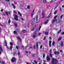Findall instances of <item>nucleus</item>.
Here are the masks:
<instances>
[{"instance_id": "f257e3e1", "label": "nucleus", "mask_w": 64, "mask_h": 64, "mask_svg": "<svg viewBox=\"0 0 64 64\" xmlns=\"http://www.w3.org/2000/svg\"><path fill=\"white\" fill-rule=\"evenodd\" d=\"M57 60L55 59L54 58H52V63L53 64H56Z\"/></svg>"}, {"instance_id": "f03ea898", "label": "nucleus", "mask_w": 64, "mask_h": 64, "mask_svg": "<svg viewBox=\"0 0 64 64\" xmlns=\"http://www.w3.org/2000/svg\"><path fill=\"white\" fill-rule=\"evenodd\" d=\"M34 20L35 22H36L37 23H39V20H38V16L36 15V17L34 18Z\"/></svg>"}, {"instance_id": "7ed1b4c3", "label": "nucleus", "mask_w": 64, "mask_h": 64, "mask_svg": "<svg viewBox=\"0 0 64 64\" xmlns=\"http://www.w3.org/2000/svg\"><path fill=\"white\" fill-rule=\"evenodd\" d=\"M42 18H44L45 16V12H42Z\"/></svg>"}, {"instance_id": "20e7f679", "label": "nucleus", "mask_w": 64, "mask_h": 64, "mask_svg": "<svg viewBox=\"0 0 64 64\" xmlns=\"http://www.w3.org/2000/svg\"><path fill=\"white\" fill-rule=\"evenodd\" d=\"M16 61V58L15 57L13 58L11 60V61H12V62H15Z\"/></svg>"}, {"instance_id": "39448f33", "label": "nucleus", "mask_w": 64, "mask_h": 64, "mask_svg": "<svg viewBox=\"0 0 64 64\" xmlns=\"http://www.w3.org/2000/svg\"><path fill=\"white\" fill-rule=\"evenodd\" d=\"M46 60L47 61H50V58L48 55L46 57Z\"/></svg>"}, {"instance_id": "423d86ee", "label": "nucleus", "mask_w": 64, "mask_h": 64, "mask_svg": "<svg viewBox=\"0 0 64 64\" xmlns=\"http://www.w3.org/2000/svg\"><path fill=\"white\" fill-rule=\"evenodd\" d=\"M14 20L16 21H18V16L17 15H16L15 16V17L14 18Z\"/></svg>"}, {"instance_id": "0eeeda50", "label": "nucleus", "mask_w": 64, "mask_h": 64, "mask_svg": "<svg viewBox=\"0 0 64 64\" xmlns=\"http://www.w3.org/2000/svg\"><path fill=\"white\" fill-rule=\"evenodd\" d=\"M5 13L6 14L7 16H8V14H10V13H11L10 11L8 12H6Z\"/></svg>"}, {"instance_id": "6e6552de", "label": "nucleus", "mask_w": 64, "mask_h": 64, "mask_svg": "<svg viewBox=\"0 0 64 64\" xmlns=\"http://www.w3.org/2000/svg\"><path fill=\"white\" fill-rule=\"evenodd\" d=\"M32 37L33 38H35L36 37V34H34L32 35Z\"/></svg>"}, {"instance_id": "1a4fd4ad", "label": "nucleus", "mask_w": 64, "mask_h": 64, "mask_svg": "<svg viewBox=\"0 0 64 64\" xmlns=\"http://www.w3.org/2000/svg\"><path fill=\"white\" fill-rule=\"evenodd\" d=\"M2 51H3V50L1 48V46H0V55L1 54V52H2Z\"/></svg>"}, {"instance_id": "9d476101", "label": "nucleus", "mask_w": 64, "mask_h": 64, "mask_svg": "<svg viewBox=\"0 0 64 64\" xmlns=\"http://www.w3.org/2000/svg\"><path fill=\"white\" fill-rule=\"evenodd\" d=\"M4 46H7V42L6 40L4 41Z\"/></svg>"}, {"instance_id": "9b49d317", "label": "nucleus", "mask_w": 64, "mask_h": 64, "mask_svg": "<svg viewBox=\"0 0 64 64\" xmlns=\"http://www.w3.org/2000/svg\"><path fill=\"white\" fill-rule=\"evenodd\" d=\"M49 46L50 47H51V41H50L49 42Z\"/></svg>"}, {"instance_id": "f8f14e48", "label": "nucleus", "mask_w": 64, "mask_h": 64, "mask_svg": "<svg viewBox=\"0 0 64 64\" xmlns=\"http://www.w3.org/2000/svg\"><path fill=\"white\" fill-rule=\"evenodd\" d=\"M60 46H62V47L63 46V42H60Z\"/></svg>"}, {"instance_id": "ddd939ff", "label": "nucleus", "mask_w": 64, "mask_h": 64, "mask_svg": "<svg viewBox=\"0 0 64 64\" xmlns=\"http://www.w3.org/2000/svg\"><path fill=\"white\" fill-rule=\"evenodd\" d=\"M34 10H33L31 14V16H32V17H33V14H34Z\"/></svg>"}, {"instance_id": "4468645a", "label": "nucleus", "mask_w": 64, "mask_h": 64, "mask_svg": "<svg viewBox=\"0 0 64 64\" xmlns=\"http://www.w3.org/2000/svg\"><path fill=\"white\" fill-rule=\"evenodd\" d=\"M54 53L55 54H59V52H54Z\"/></svg>"}, {"instance_id": "2eb2a0df", "label": "nucleus", "mask_w": 64, "mask_h": 64, "mask_svg": "<svg viewBox=\"0 0 64 64\" xmlns=\"http://www.w3.org/2000/svg\"><path fill=\"white\" fill-rule=\"evenodd\" d=\"M17 38L18 39V40H19L20 41H21V39L18 36L17 37Z\"/></svg>"}, {"instance_id": "dca6fc26", "label": "nucleus", "mask_w": 64, "mask_h": 64, "mask_svg": "<svg viewBox=\"0 0 64 64\" xmlns=\"http://www.w3.org/2000/svg\"><path fill=\"white\" fill-rule=\"evenodd\" d=\"M57 21V19H56L53 20L52 21V23H54V22H55V21Z\"/></svg>"}, {"instance_id": "f3484780", "label": "nucleus", "mask_w": 64, "mask_h": 64, "mask_svg": "<svg viewBox=\"0 0 64 64\" xmlns=\"http://www.w3.org/2000/svg\"><path fill=\"white\" fill-rule=\"evenodd\" d=\"M12 6L14 8V9H15V8H16V7H15V5H14V4H12Z\"/></svg>"}, {"instance_id": "a211bd4d", "label": "nucleus", "mask_w": 64, "mask_h": 64, "mask_svg": "<svg viewBox=\"0 0 64 64\" xmlns=\"http://www.w3.org/2000/svg\"><path fill=\"white\" fill-rule=\"evenodd\" d=\"M18 13L19 14V15L20 16H22L21 14V13L20 12H18Z\"/></svg>"}, {"instance_id": "6ab92c4d", "label": "nucleus", "mask_w": 64, "mask_h": 64, "mask_svg": "<svg viewBox=\"0 0 64 64\" xmlns=\"http://www.w3.org/2000/svg\"><path fill=\"white\" fill-rule=\"evenodd\" d=\"M36 45L37 49H38V42H37L36 43Z\"/></svg>"}, {"instance_id": "aec40b11", "label": "nucleus", "mask_w": 64, "mask_h": 64, "mask_svg": "<svg viewBox=\"0 0 64 64\" xmlns=\"http://www.w3.org/2000/svg\"><path fill=\"white\" fill-rule=\"evenodd\" d=\"M51 13H50V14L48 16V17H47V18H49L50 16H51Z\"/></svg>"}, {"instance_id": "412c9836", "label": "nucleus", "mask_w": 64, "mask_h": 64, "mask_svg": "<svg viewBox=\"0 0 64 64\" xmlns=\"http://www.w3.org/2000/svg\"><path fill=\"white\" fill-rule=\"evenodd\" d=\"M60 2H58L57 4V6H59V5H60Z\"/></svg>"}, {"instance_id": "4be33fe9", "label": "nucleus", "mask_w": 64, "mask_h": 64, "mask_svg": "<svg viewBox=\"0 0 64 64\" xmlns=\"http://www.w3.org/2000/svg\"><path fill=\"white\" fill-rule=\"evenodd\" d=\"M56 0H52L50 1V2L51 3H52V2H55V1H56Z\"/></svg>"}, {"instance_id": "5701e85b", "label": "nucleus", "mask_w": 64, "mask_h": 64, "mask_svg": "<svg viewBox=\"0 0 64 64\" xmlns=\"http://www.w3.org/2000/svg\"><path fill=\"white\" fill-rule=\"evenodd\" d=\"M48 20H47L45 22H44V24H47L48 23Z\"/></svg>"}, {"instance_id": "b1692460", "label": "nucleus", "mask_w": 64, "mask_h": 64, "mask_svg": "<svg viewBox=\"0 0 64 64\" xmlns=\"http://www.w3.org/2000/svg\"><path fill=\"white\" fill-rule=\"evenodd\" d=\"M55 44V42H53L52 43V46H54Z\"/></svg>"}, {"instance_id": "393cba45", "label": "nucleus", "mask_w": 64, "mask_h": 64, "mask_svg": "<svg viewBox=\"0 0 64 64\" xmlns=\"http://www.w3.org/2000/svg\"><path fill=\"white\" fill-rule=\"evenodd\" d=\"M43 2L44 3H46V0H43Z\"/></svg>"}, {"instance_id": "a878e982", "label": "nucleus", "mask_w": 64, "mask_h": 64, "mask_svg": "<svg viewBox=\"0 0 64 64\" xmlns=\"http://www.w3.org/2000/svg\"><path fill=\"white\" fill-rule=\"evenodd\" d=\"M45 54H43V57L44 58L45 57Z\"/></svg>"}, {"instance_id": "bb28decb", "label": "nucleus", "mask_w": 64, "mask_h": 64, "mask_svg": "<svg viewBox=\"0 0 64 64\" xmlns=\"http://www.w3.org/2000/svg\"><path fill=\"white\" fill-rule=\"evenodd\" d=\"M14 26L16 27H17V24L14 23Z\"/></svg>"}, {"instance_id": "cd10ccee", "label": "nucleus", "mask_w": 64, "mask_h": 64, "mask_svg": "<svg viewBox=\"0 0 64 64\" xmlns=\"http://www.w3.org/2000/svg\"><path fill=\"white\" fill-rule=\"evenodd\" d=\"M8 22V24L10 23V22H11V20H10L9 19Z\"/></svg>"}, {"instance_id": "c85d7f7f", "label": "nucleus", "mask_w": 64, "mask_h": 64, "mask_svg": "<svg viewBox=\"0 0 64 64\" xmlns=\"http://www.w3.org/2000/svg\"><path fill=\"white\" fill-rule=\"evenodd\" d=\"M48 32H45V34L46 35H48Z\"/></svg>"}, {"instance_id": "c756f323", "label": "nucleus", "mask_w": 64, "mask_h": 64, "mask_svg": "<svg viewBox=\"0 0 64 64\" xmlns=\"http://www.w3.org/2000/svg\"><path fill=\"white\" fill-rule=\"evenodd\" d=\"M61 40V38H59L58 39V41H60V40Z\"/></svg>"}, {"instance_id": "7c9ffc66", "label": "nucleus", "mask_w": 64, "mask_h": 64, "mask_svg": "<svg viewBox=\"0 0 64 64\" xmlns=\"http://www.w3.org/2000/svg\"><path fill=\"white\" fill-rule=\"evenodd\" d=\"M50 54H51V53H52V50H50Z\"/></svg>"}, {"instance_id": "2f4dec72", "label": "nucleus", "mask_w": 64, "mask_h": 64, "mask_svg": "<svg viewBox=\"0 0 64 64\" xmlns=\"http://www.w3.org/2000/svg\"><path fill=\"white\" fill-rule=\"evenodd\" d=\"M14 13H15L16 14L17 13V12L15 10H14L13 11Z\"/></svg>"}, {"instance_id": "473e14b6", "label": "nucleus", "mask_w": 64, "mask_h": 64, "mask_svg": "<svg viewBox=\"0 0 64 64\" xmlns=\"http://www.w3.org/2000/svg\"><path fill=\"white\" fill-rule=\"evenodd\" d=\"M57 10L56 11L54 12V14H56L57 13Z\"/></svg>"}, {"instance_id": "72a5a7b5", "label": "nucleus", "mask_w": 64, "mask_h": 64, "mask_svg": "<svg viewBox=\"0 0 64 64\" xmlns=\"http://www.w3.org/2000/svg\"><path fill=\"white\" fill-rule=\"evenodd\" d=\"M34 62L35 63V64H37V62L36 61L34 60Z\"/></svg>"}, {"instance_id": "f704fd0d", "label": "nucleus", "mask_w": 64, "mask_h": 64, "mask_svg": "<svg viewBox=\"0 0 64 64\" xmlns=\"http://www.w3.org/2000/svg\"><path fill=\"white\" fill-rule=\"evenodd\" d=\"M57 17V16H56L54 17V19H56V18Z\"/></svg>"}, {"instance_id": "c9c22d12", "label": "nucleus", "mask_w": 64, "mask_h": 64, "mask_svg": "<svg viewBox=\"0 0 64 64\" xmlns=\"http://www.w3.org/2000/svg\"><path fill=\"white\" fill-rule=\"evenodd\" d=\"M12 46H11L10 47V50H12Z\"/></svg>"}, {"instance_id": "e433bc0d", "label": "nucleus", "mask_w": 64, "mask_h": 64, "mask_svg": "<svg viewBox=\"0 0 64 64\" xmlns=\"http://www.w3.org/2000/svg\"><path fill=\"white\" fill-rule=\"evenodd\" d=\"M2 64H5V62L3 61H2Z\"/></svg>"}, {"instance_id": "4c0bfd02", "label": "nucleus", "mask_w": 64, "mask_h": 64, "mask_svg": "<svg viewBox=\"0 0 64 64\" xmlns=\"http://www.w3.org/2000/svg\"><path fill=\"white\" fill-rule=\"evenodd\" d=\"M14 34H16V33H17V32L16 31H14Z\"/></svg>"}, {"instance_id": "58836bf2", "label": "nucleus", "mask_w": 64, "mask_h": 64, "mask_svg": "<svg viewBox=\"0 0 64 64\" xmlns=\"http://www.w3.org/2000/svg\"><path fill=\"white\" fill-rule=\"evenodd\" d=\"M61 30H60L58 32V33H59L60 32H61Z\"/></svg>"}, {"instance_id": "ea45409f", "label": "nucleus", "mask_w": 64, "mask_h": 64, "mask_svg": "<svg viewBox=\"0 0 64 64\" xmlns=\"http://www.w3.org/2000/svg\"><path fill=\"white\" fill-rule=\"evenodd\" d=\"M63 16V15H62L60 17V19H62V17Z\"/></svg>"}, {"instance_id": "a19ab883", "label": "nucleus", "mask_w": 64, "mask_h": 64, "mask_svg": "<svg viewBox=\"0 0 64 64\" xmlns=\"http://www.w3.org/2000/svg\"><path fill=\"white\" fill-rule=\"evenodd\" d=\"M10 45H13V42H10Z\"/></svg>"}, {"instance_id": "79ce46f5", "label": "nucleus", "mask_w": 64, "mask_h": 64, "mask_svg": "<svg viewBox=\"0 0 64 64\" xmlns=\"http://www.w3.org/2000/svg\"><path fill=\"white\" fill-rule=\"evenodd\" d=\"M61 34V35H64V32H62Z\"/></svg>"}, {"instance_id": "37998d69", "label": "nucleus", "mask_w": 64, "mask_h": 64, "mask_svg": "<svg viewBox=\"0 0 64 64\" xmlns=\"http://www.w3.org/2000/svg\"><path fill=\"white\" fill-rule=\"evenodd\" d=\"M28 9H29L30 8V6H27Z\"/></svg>"}, {"instance_id": "c03bdc74", "label": "nucleus", "mask_w": 64, "mask_h": 64, "mask_svg": "<svg viewBox=\"0 0 64 64\" xmlns=\"http://www.w3.org/2000/svg\"><path fill=\"white\" fill-rule=\"evenodd\" d=\"M50 57H51L52 58V54H50Z\"/></svg>"}, {"instance_id": "a18cd8bd", "label": "nucleus", "mask_w": 64, "mask_h": 64, "mask_svg": "<svg viewBox=\"0 0 64 64\" xmlns=\"http://www.w3.org/2000/svg\"><path fill=\"white\" fill-rule=\"evenodd\" d=\"M16 49H18V46H16Z\"/></svg>"}, {"instance_id": "49530a36", "label": "nucleus", "mask_w": 64, "mask_h": 64, "mask_svg": "<svg viewBox=\"0 0 64 64\" xmlns=\"http://www.w3.org/2000/svg\"><path fill=\"white\" fill-rule=\"evenodd\" d=\"M34 49H35V48H36V46L35 45H34Z\"/></svg>"}, {"instance_id": "de8ad7c7", "label": "nucleus", "mask_w": 64, "mask_h": 64, "mask_svg": "<svg viewBox=\"0 0 64 64\" xmlns=\"http://www.w3.org/2000/svg\"><path fill=\"white\" fill-rule=\"evenodd\" d=\"M45 39H46V37H44V40H45Z\"/></svg>"}, {"instance_id": "09e8293b", "label": "nucleus", "mask_w": 64, "mask_h": 64, "mask_svg": "<svg viewBox=\"0 0 64 64\" xmlns=\"http://www.w3.org/2000/svg\"><path fill=\"white\" fill-rule=\"evenodd\" d=\"M41 26H40L38 30H40V28H41Z\"/></svg>"}, {"instance_id": "8fccbe9b", "label": "nucleus", "mask_w": 64, "mask_h": 64, "mask_svg": "<svg viewBox=\"0 0 64 64\" xmlns=\"http://www.w3.org/2000/svg\"><path fill=\"white\" fill-rule=\"evenodd\" d=\"M50 8H51V6H48V9H50Z\"/></svg>"}, {"instance_id": "3c124183", "label": "nucleus", "mask_w": 64, "mask_h": 64, "mask_svg": "<svg viewBox=\"0 0 64 64\" xmlns=\"http://www.w3.org/2000/svg\"><path fill=\"white\" fill-rule=\"evenodd\" d=\"M34 24V22H32V24L33 25Z\"/></svg>"}, {"instance_id": "603ef678", "label": "nucleus", "mask_w": 64, "mask_h": 64, "mask_svg": "<svg viewBox=\"0 0 64 64\" xmlns=\"http://www.w3.org/2000/svg\"><path fill=\"white\" fill-rule=\"evenodd\" d=\"M60 52H61V53H62V50H60Z\"/></svg>"}, {"instance_id": "864d4df0", "label": "nucleus", "mask_w": 64, "mask_h": 64, "mask_svg": "<svg viewBox=\"0 0 64 64\" xmlns=\"http://www.w3.org/2000/svg\"><path fill=\"white\" fill-rule=\"evenodd\" d=\"M38 36H40L41 35V34L40 33H39L38 34Z\"/></svg>"}, {"instance_id": "5fc2aeb1", "label": "nucleus", "mask_w": 64, "mask_h": 64, "mask_svg": "<svg viewBox=\"0 0 64 64\" xmlns=\"http://www.w3.org/2000/svg\"><path fill=\"white\" fill-rule=\"evenodd\" d=\"M34 30V28H33L32 29L31 31H33Z\"/></svg>"}, {"instance_id": "6e6d98bb", "label": "nucleus", "mask_w": 64, "mask_h": 64, "mask_svg": "<svg viewBox=\"0 0 64 64\" xmlns=\"http://www.w3.org/2000/svg\"><path fill=\"white\" fill-rule=\"evenodd\" d=\"M28 53V51H26V54Z\"/></svg>"}, {"instance_id": "4d7b16f0", "label": "nucleus", "mask_w": 64, "mask_h": 64, "mask_svg": "<svg viewBox=\"0 0 64 64\" xmlns=\"http://www.w3.org/2000/svg\"><path fill=\"white\" fill-rule=\"evenodd\" d=\"M6 49H7V50H8V49H9V48H8V46H6Z\"/></svg>"}, {"instance_id": "13d9d810", "label": "nucleus", "mask_w": 64, "mask_h": 64, "mask_svg": "<svg viewBox=\"0 0 64 64\" xmlns=\"http://www.w3.org/2000/svg\"><path fill=\"white\" fill-rule=\"evenodd\" d=\"M23 32L24 33V32H26V30H24L23 31Z\"/></svg>"}, {"instance_id": "bf43d9fd", "label": "nucleus", "mask_w": 64, "mask_h": 64, "mask_svg": "<svg viewBox=\"0 0 64 64\" xmlns=\"http://www.w3.org/2000/svg\"><path fill=\"white\" fill-rule=\"evenodd\" d=\"M6 1H7L8 2L10 1V0H5Z\"/></svg>"}, {"instance_id": "052dcab7", "label": "nucleus", "mask_w": 64, "mask_h": 64, "mask_svg": "<svg viewBox=\"0 0 64 64\" xmlns=\"http://www.w3.org/2000/svg\"><path fill=\"white\" fill-rule=\"evenodd\" d=\"M42 45H41L40 46V49H41V48H42Z\"/></svg>"}, {"instance_id": "680f3d73", "label": "nucleus", "mask_w": 64, "mask_h": 64, "mask_svg": "<svg viewBox=\"0 0 64 64\" xmlns=\"http://www.w3.org/2000/svg\"><path fill=\"white\" fill-rule=\"evenodd\" d=\"M21 20H22V21H23L24 20V19H23V18H21Z\"/></svg>"}, {"instance_id": "e2e57ef3", "label": "nucleus", "mask_w": 64, "mask_h": 64, "mask_svg": "<svg viewBox=\"0 0 64 64\" xmlns=\"http://www.w3.org/2000/svg\"><path fill=\"white\" fill-rule=\"evenodd\" d=\"M29 48H30V49H32V47L30 46V47Z\"/></svg>"}, {"instance_id": "0e129e2a", "label": "nucleus", "mask_w": 64, "mask_h": 64, "mask_svg": "<svg viewBox=\"0 0 64 64\" xmlns=\"http://www.w3.org/2000/svg\"><path fill=\"white\" fill-rule=\"evenodd\" d=\"M62 8H64V5L62 6Z\"/></svg>"}, {"instance_id": "69168bd1", "label": "nucleus", "mask_w": 64, "mask_h": 64, "mask_svg": "<svg viewBox=\"0 0 64 64\" xmlns=\"http://www.w3.org/2000/svg\"><path fill=\"white\" fill-rule=\"evenodd\" d=\"M26 64H31L28 63V62H26Z\"/></svg>"}, {"instance_id": "338daca9", "label": "nucleus", "mask_w": 64, "mask_h": 64, "mask_svg": "<svg viewBox=\"0 0 64 64\" xmlns=\"http://www.w3.org/2000/svg\"><path fill=\"white\" fill-rule=\"evenodd\" d=\"M18 55H20V52H18Z\"/></svg>"}, {"instance_id": "774afa93", "label": "nucleus", "mask_w": 64, "mask_h": 64, "mask_svg": "<svg viewBox=\"0 0 64 64\" xmlns=\"http://www.w3.org/2000/svg\"><path fill=\"white\" fill-rule=\"evenodd\" d=\"M50 40H51L52 39V38H51V37H50Z\"/></svg>"}]
</instances>
